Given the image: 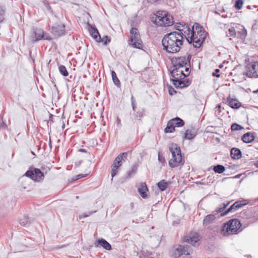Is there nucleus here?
Here are the masks:
<instances>
[{
  "mask_svg": "<svg viewBox=\"0 0 258 258\" xmlns=\"http://www.w3.org/2000/svg\"><path fill=\"white\" fill-rule=\"evenodd\" d=\"M189 66H186V67H185V71L186 72V73H184V74H187V76H188L189 74Z\"/></svg>",
  "mask_w": 258,
  "mask_h": 258,
  "instance_id": "nucleus-50",
  "label": "nucleus"
},
{
  "mask_svg": "<svg viewBox=\"0 0 258 258\" xmlns=\"http://www.w3.org/2000/svg\"><path fill=\"white\" fill-rule=\"evenodd\" d=\"M152 21L159 26L168 27L173 24V17L166 11L157 12Z\"/></svg>",
  "mask_w": 258,
  "mask_h": 258,
  "instance_id": "nucleus-2",
  "label": "nucleus"
},
{
  "mask_svg": "<svg viewBox=\"0 0 258 258\" xmlns=\"http://www.w3.org/2000/svg\"><path fill=\"white\" fill-rule=\"evenodd\" d=\"M199 235L197 233H190L183 239V241L189 243L194 246L199 245Z\"/></svg>",
  "mask_w": 258,
  "mask_h": 258,
  "instance_id": "nucleus-13",
  "label": "nucleus"
},
{
  "mask_svg": "<svg viewBox=\"0 0 258 258\" xmlns=\"http://www.w3.org/2000/svg\"><path fill=\"white\" fill-rule=\"evenodd\" d=\"M241 139L243 142L246 143H249L254 140V137L252 134L250 133H247L243 135Z\"/></svg>",
  "mask_w": 258,
  "mask_h": 258,
  "instance_id": "nucleus-25",
  "label": "nucleus"
},
{
  "mask_svg": "<svg viewBox=\"0 0 258 258\" xmlns=\"http://www.w3.org/2000/svg\"><path fill=\"white\" fill-rule=\"evenodd\" d=\"M175 93H176V91L174 90V89L173 87L170 86L169 88V94L171 95H173Z\"/></svg>",
  "mask_w": 258,
  "mask_h": 258,
  "instance_id": "nucleus-46",
  "label": "nucleus"
},
{
  "mask_svg": "<svg viewBox=\"0 0 258 258\" xmlns=\"http://www.w3.org/2000/svg\"><path fill=\"white\" fill-rule=\"evenodd\" d=\"M227 102L229 106L232 108H238L241 106V103L235 99L228 98Z\"/></svg>",
  "mask_w": 258,
  "mask_h": 258,
  "instance_id": "nucleus-23",
  "label": "nucleus"
},
{
  "mask_svg": "<svg viewBox=\"0 0 258 258\" xmlns=\"http://www.w3.org/2000/svg\"><path fill=\"white\" fill-rule=\"evenodd\" d=\"M159 0H148V1L149 2V3H155L157 1H158Z\"/></svg>",
  "mask_w": 258,
  "mask_h": 258,
  "instance_id": "nucleus-53",
  "label": "nucleus"
},
{
  "mask_svg": "<svg viewBox=\"0 0 258 258\" xmlns=\"http://www.w3.org/2000/svg\"><path fill=\"white\" fill-rule=\"evenodd\" d=\"M148 191V188L147 185L145 182H141L140 183L138 187V192L140 195L143 199H146L148 198L147 192Z\"/></svg>",
  "mask_w": 258,
  "mask_h": 258,
  "instance_id": "nucleus-16",
  "label": "nucleus"
},
{
  "mask_svg": "<svg viewBox=\"0 0 258 258\" xmlns=\"http://www.w3.org/2000/svg\"><path fill=\"white\" fill-rule=\"evenodd\" d=\"M80 151L84 152V151H85V150H84V149H81V150H80Z\"/></svg>",
  "mask_w": 258,
  "mask_h": 258,
  "instance_id": "nucleus-57",
  "label": "nucleus"
},
{
  "mask_svg": "<svg viewBox=\"0 0 258 258\" xmlns=\"http://www.w3.org/2000/svg\"><path fill=\"white\" fill-rule=\"evenodd\" d=\"M241 176V174H237L236 175H235L234 178H239Z\"/></svg>",
  "mask_w": 258,
  "mask_h": 258,
  "instance_id": "nucleus-54",
  "label": "nucleus"
},
{
  "mask_svg": "<svg viewBox=\"0 0 258 258\" xmlns=\"http://www.w3.org/2000/svg\"><path fill=\"white\" fill-rule=\"evenodd\" d=\"M169 149L172 156V158L169 162V165L173 168L177 167L179 164H183L184 161L182 160L180 147L176 144L172 143L169 146Z\"/></svg>",
  "mask_w": 258,
  "mask_h": 258,
  "instance_id": "nucleus-3",
  "label": "nucleus"
},
{
  "mask_svg": "<svg viewBox=\"0 0 258 258\" xmlns=\"http://www.w3.org/2000/svg\"><path fill=\"white\" fill-rule=\"evenodd\" d=\"M111 77H112V79L113 83L117 87H120V83L119 79L117 77L115 72L114 71H111Z\"/></svg>",
  "mask_w": 258,
  "mask_h": 258,
  "instance_id": "nucleus-30",
  "label": "nucleus"
},
{
  "mask_svg": "<svg viewBox=\"0 0 258 258\" xmlns=\"http://www.w3.org/2000/svg\"><path fill=\"white\" fill-rule=\"evenodd\" d=\"M95 212H96V211H94V212L92 211L91 212H89L88 213V214L81 215L79 216V218H80V219H81L83 218L87 217L91 215L92 213H95Z\"/></svg>",
  "mask_w": 258,
  "mask_h": 258,
  "instance_id": "nucleus-45",
  "label": "nucleus"
},
{
  "mask_svg": "<svg viewBox=\"0 0 258 258\" xmlns=\"http://www.w3.org/2000/svg\"><path fill=\"white\" fill-rule=\"evenodd\" d=\"M241 226V223L238 219H231L223 225L222 231L225 236L236 234L240 231Z\"/></svg>",
  "mask_w": 258,
  "mask_h": 258,
  "instance_id": "nucleus-4",
  "label": "nucleus"
},
{
  "mask_svg": "<svg viewBox=\"0 0 258 258\" xmlns=\"http://www.w3.org/2000/svg\"><path fill=\"white\" fill-rule=\"evenodd\" d=\"M43 38L44 39L49 40L51 39V38L48 34H45L44 33V37Z\"/></svg>",
  "mask_w": 258,
  "mask_h": 258,
  "instance_id": "nucleus-47",
  "label": "nucleus"
},
{
  "mask_svg": "<svg viewBox=\"0 0 258 258\" xmlns=\"http://www.w3.org/2000/svg\"><path fill=\"white\" fill-rule=\"evenodd\" d=\"M158 160L161 163H164L165 161L164 157L162 155L160 154V153L158 154Z\"/></svg>",
  "mask_w": 258,
  "mask_h": 258,
  "instance_id": "nucleus-43",
  "label": "nucleus"
},
{
  "mask_svg": "<svg viewBox=\"0 0 258 258\" xmlns=\"http://www.w3.org/2000/svg\"><path fill=\"white\" fill-rule=\"evenodd\" d=\"M131 38L128 40V45L134 48L141 49L143 47V43L138 29L132 28L130 30Z\"/></svg>",
  "mask_w": 258,
  "mask_h": 258,
  "instance_id": "nucleus-5",
  "label": "nucleus"
},
{
  "mask_svg": "<svg viewBox=\"0 0 258 258\" xmlns=\"http://www.w3.org/2000/svg\"><path fill=\"white\" fill-rule=\"evenodd\" d=\"M138 168V165L137 164H135L133 165L131 167V170L127 172L126 178H130L131 177L134 175L137 172Z\"/></svg>",
  "mask_w": 258,
  "mask_h": 258,
  "instance_id": "nucleus-29",
  "label": "nucleus"
},
{
  "mask_svg": "<svg viewBox=\"0 0 258 258\" xmlns=\"http://www.w3.org/2000/svg\"><path fill=\"white\" fill-rule=\"evenodd\" d=\"M58 69L60 73L64 77L68 76L69 74L66 68L63 65H59Z\"/></svg>",
  "mask_w": 258,
  "mask_h": 258,
  "instance_id": "nucleus-33",
  "label": "nucleus"
},
{
  "mask_svg": "<svg viewBox=\"0 0 258 258\" xmlns=\"http://www.w3.org/2000/svg\"><path fill=\"white\" fill-rule=\"evenodd\" d=\"M197 135L196 130L191 127L186 130L183 136V139L192 140L195 138Z\"/></svg>",
  "mask_w": 258,
  "mask_h": 258,
  "instance_id": "nucleus-17",
  "label": "nucleus"
},
{
  "mask_svg": "<svg viewBox=\"0 0 258 258\" xmlns=\"http://www.w3.org/2000/svg\"><path fill=\"white\" fill-rule=\"evenodd\" d=\"M127 153L123 152L119 154L114 159L111 166V176L113 177L118 172L119 167L127 159Z\"/></svg>",
  "mask_w": 258,
  "mask_h": 258,
  "instance_id": "nucleus-6",
  "label": "nucleus"
},
{
  "mask_svg": "<svg viewBox=\"0 0 258 258\" xmlns=\"http://www.w3.org/2000/svg\"><path fill=\"white\" fill-rule=\"evenodd\" d=\"M170 183L171 182H166L165 180L163 179L157 183V186L161 191H164Z\"/></svg>",
  "mask_w": 258,
  "mask_h": 258,
  "instance_id": "nucleus-28",
  "label": "nucleus"
},
{
  "mask_svg": "<svg viewBox=\"0 0 258 258\" xmlns=\"http://www.w3.org/2000/svg\"><path fill=\"white\" fill-rule=\"evenodd\" d=\"M171 122L173 123L174 127H181L184 125V121L179 117H176L170 120Z\"/></svg>",
  "mask_w": 258,
  "mask_h": 258,
  "instance_id": "nucleus-26",
  "label": "nucleus"
},
{
  "mask_svg": "<svg viewBox=\"0 0 258 258\" xmlns=\"http://www.w3.org/2000/svg\"><path fill=\"white\" fill-rule=\"evenodd\" d=\"M195 32L192 30L191 32V36L188 39V38H185L187 41L189 43H192L194 47L196 48H200L204 41L205 36H203L202 35H200V37L198 38L197 36L195 37Z\"/></svg>",
  "mask_w": 258,
  "mask_h": 258,
  "instance_id": "nucleus-11",
  "label": "nucleus"
},
{
  "mask_svg": "<svg viewBox=\"0 0 258 258\" xmlns=\"http://www.w3.org/2000/svg\"><path fill=\"white\" fill-rule=\"evenodd\" d=\"M255 165L257 167H258V161L256 162V163L255 164Z\"/></svg>",
  "mask_w": 258,
  "mask_h": 258,
  "instance_id": "nucleus-56",
  "label": "nucleus"
},
{
  "mask_svg": "<svg viewBox=\"0 0 258 258\" xmlns=\"http://www.w3.org/2000/svg\"><path fill=\"white\" fill-rule=\"evenodd\" d=\"M173 31L166 34L162 39L163 49L168 53H174L179 52L183 45L186 36L181 30Z\"/></svg>",
  "mask_w": 258,
  "mask_h": 258,
  "instance_id": "nucleus-1",
  "label": "nucleus"
},
{
  "mask_svg": "<svg viewBox=\"0 0 258 258\" xmlns=\"http://www.w3.org/2000/svg\"><path fill=\"white\" fill-rule=\"evenodd\" d=\"M144 115L143 111H138L135 114V118L139 120H140L142 117Z\"/></svg>",
  "mask_w": 258,
  "mask_h": 258,
  "instance_id": "nucleus-38",
  "label": "nucleus"
},
{
  "mask_svg": "<svg viewBox=\"0 0 258 258\" xmlns=\"http://www.w3.org/2000/svg\"><path fill=\"white\" fill-rule=\"evenodd\" d=\"M5 14V9L3 6H0V23L2 22L4 19V16Z\"/></svg>",
  "mask_w": 258,
  "mask_h": 258,
  "instance_id": "nucleus-40",
  "label": "nucleus"
},
{
  "mask_svg": "<svg viewBox=\"0 0 258 258\" xmlns=\"http://www.w3.org/2000/svg\"><path fill=\"white\" fill-rule=\"evenodd\" d=\"M35 35V41H37L43 39L44 37V31L41 29L36 28L34 31Z\"/></svg>",
  "mask_w": 258,
  "mask_h": 258,
  "instance_id": "nucleus-24",
  "label": "nucleus"
},
{
  "mask_svg": "<svg viewBox=\"0 0 258 258\" xmlns=\"http://www.w3.org/2000/svg\"><path fill=\"white\" fill-rule=\"evenodd\" d=\"M190 251L191 249L189 246L179 245L175 248L172 255L175 258H178L182 254L189 255Z\"/></svg>",
  "mask_w": 258,
  "mask_h": 258,
  "instance_id": "nucleus-10",
  "label": "nucleus"
},
{
  "mask_svg": "<svg viewBox=\"0 0 258 258\" xmlns=\"http://www.w3.org/2000/svg\"><path fill=\"white\" fill-rule=\"evenodd\" d=\"M44 3L45 5L46 6L47 9L48 11H49L50 12H51V9L50 7V6L48 4L47 2L46 1L44 2Z\"/></svg>",
  "mask_w": 258,
  "mask_h": 258,
  "instance_id": "nucleus-49",
  "label": "nucleus"
},
{
  "mask_svg": "<svg viewBox=\"0 0 258 258\" xmlns=\"http://www.w3.org/2000/svg\"><path fill=\"white\" fill-rule=\"evenodd\" d=\"M229 204V202H227V203L225 204L224 203L223 204V206L217 208L216 210H215V212H216V214L222 212Z\"/></svg>",
  "mask_w": 258,
  "mask_h": 258,
  "instance_id": "nucleus-39",
  "label": "nucleus"
},
{
  "mask_svg": "<svg viewBox=\"0 0 258 258\" xmlns=\"http://www.w3.org/2000/svg\"><path fill=\"white\" fill-rule=\"evenodd\" d=\"M216 217L214 214H209L206 216L203 220V225L206 226L212 223Z\"/></svg>",
  "mask_w": 258,
  "mask_h": 258,
  "instance_id": "nucleus-27",
  "label": "nucleus"
},
{
  "mask_svg": "<svg viewBox=\"0 0 258 258\" xmlns=\"http://www.w3.org/2000/svg\"><path fill=\"white\" fill-rule=\"evenodd\" d=\"M7 124L3 121L2 119L0 117V128H7Z\"/></svg>",
  "mask_w": 258,
  "mask_h": 258,
  "instance_id": "nucleus-44",
  "label": "nucleus"
},
{
  "mask_svg": "<svg viewBox=\"0 0 258 258\" xmlns=\"http://www.w3.org/2000/svg\"><path fill=\"white\" fill-rule=\"evenodd\" d=\"M87 176V174H78L73 177L72 179L74 181L77 180L78 179H81L82 178L85 177Z\"/></svg>",
  "mask_w": 258,
  "mask_h": 258,
  "instance_id": "nucleus-42",
  "label": "nucleus"
},
{
  "mask_svg": "<svg viewBox=\"0 0 258 258\" xmlns=\"http://www.w3.org/2000/svg\"><path fill=\"white\" fill-rule=\"evenodd\" d=\"M132 108H133V110L134 111H135L136 108V105L135 103H134L133 104H132Z\"/></svg>",
  "mask_w": 258,
  "mask_h": 258,
  "instance_id": "nucleus-51",
  "label": "nucleus"
},
{
  "mask_svg": "<svg viewBox=\"0 0 258 258\" xmlns=\"http://www.w3.org/2000/svg\"><path fill=\"white\" fill-rule=\"evenodd\" d=\"M33 221V219L29 217L28 216H25L20 219L19 222L21 226L24 227H28L30 225Z\"/></svg>",
  "mask_w": 258,
  "mask_h": 258,
  "instance_id": "nucleus-22",
  "label": "nucleus"
},
{
  "mask_svg": "<svg viewBox=\"0 0 258 258\" xmlns=\"http://www.w3.org/2000/svg\"><path fill=\"white\" fill-rule=\"evenodd\" d=\"M230 156L233 159H239L241 157V152L238 148H233L230 151Z\"/></svg>",
  "mask_w": 258,
  "mask_h": 258,
  "instance_id": "nucleus-20",
  "label": "nucleus"
},
{
  "mask_svg": "<svg viewBox=\"0 0 258 258\" xmlns=\"http://www.w3.org/2000/svg\"><path fill=\"white\" fill-rule=\"evenodd\" d=\"M244 74L249 78H258V61L248 63Z\"/></svg>",
  "mask_w": 258,
  "mask_h": 258,
  "instance_id": "nucleus-8",
  "label": "nucleus"
},
{
  "mask_svg": "<svg viewBox=\"0 0 258 258\" xmlns=\"http://www.w3.org/2000/svg\"><path fill=\"white\" fill-rule=\"evenodd\" d=\"M238 34L239 35V37L241 39H244L247 35V31L244 27H243L240 31H238Z\"/></svg>",
  "mask_w": 258,
  "mask_h": 258,
  "instance_id": "nucleus-34",
  "label": "nucleus"
},
{
  "mask_svg": "<svg viewBox=\"0 0 258 258\" xmlns=\"http://www.w3.org/2000/svg\"><path fill=\"white\" fill-rule=\"evenodd\" d=\"M102 40L101 42H103V44L105 45H106L108 43L110 42V38L108 36H105L103 37V38H101Z\"/></svg>",
  "mask_w": 258,
  "mask_h": 258,
  "instance_id": "nucleus-41",
  "label": "nucleus"
},
{
  "mask_svg": "<svg viewBox=\"0 0 258 258\" xmlns=\"http://www.w3.org/2000/svg\"><path fill=\"white\" fill-rule=\"evenodd\" d=\"M49 145H50V147H51V140H50V141H49Z\"/></svg>",
  "mask_w": 258,
  "mask_h": 258,
  "instance_id": "nucleus-58",
  "label": "nucleus"
},
{
  "mask_svg": "<svg viewBox=\"0 0 258 258\" xmlns=\"http://www.w3.org/2000/svg\"><path fill=\"white\" fill-rule=\"evenodd\" d=\"M213 170L216 173H222L225 170V168L223 165H217L214 166Z\"/></svg>",
  "mask_w": 258,
  "mask_h": 258,
  "instance_id": "nucleus-32",
  "label": "nucleus"
},
{
  "mask_svg": "<svg viewBox=\"0 0 258 258\" xmlns=\"http://www.w3.org/2000/svg\"><path fill=\"white\" fill-rule=\"evenodd\" d=\"M98 245L103 247L105 249L110 250L111 249V245L105 239L101 238L95 242V246H98Z\"/></svg>",
  "mask_w": 258,
  "mask_h": 258,
  "instance_id": "nucleus-19",
  "label": "nucleus"
},
{
  "mask_svg": "<svg viewBox=\"0 0 258 258\" xmlns=\"http://www.w3.org/2000/svg\"><path fill=\"white\" fill-rule=\"evenodd\" d=\"M131 100L132 104H133L134 103H135L136 101H135V99H134L133 96H132Z\"/></svg>",
  "mask_w": 258,
  "mask_h": 258,
  "instance_id": "nucleus-52",
  "label": "nucleus"
},
{
  "mask_svg": "<svg viewBox=\"0 0 258 258\" xmlns=\"http://www.w3.org/2000/svg\"><path fill=\"white\" fill-rule=\"evenodd\" d=\"M227 37H235L236 32L234 27H231L229 29L228 32L226 33Z\"/></svg>",
  "mask_w": 258,
  "mask_h": 258,
  "instance_id": "nucleus-35",
  "label": "nucleus"
},
{
  "mask_svg": "<svg viewBox=\"0 0 258 258\" xmlns=\"http://www.w3.org/2000/svg\"><path fill=\"white\" fill-rule=\"evenodd\" d=\"M174 131H175V127L173 123L171 122V121L169 120L167 123L166 127L164 130V132L167 133H173Z\"/></svg>",
  "mask_w": 258,
  "mask_h": 258,
  "instance_id": "nucleus-31",
  "label": "nucleus"
},
{
  "mask_svg": "<svg viewBox=\"0 0 258 258\" xmlns=\"http://www.w3.org/2000/svg\"><path fill=\"white\" fill-rule=\"evenodd\" d=\"M91 27V30H90V33L91 36L95 39L96 41L98 42H101L102 40L101 39V36L98 30L96 28L93 27L92 26Z\"/></svg>",
  "mask_w": 258,
  "mask_h": 258,
  "instance_id": "nucleus-21",
  "label": "nucleus"
},
{
  "mask_svg": "<svg viewBox=\"0 0 258 258\" xmlns=\"http://www.w3.org/2000/svg\"><path fill=\"white\" fill-rule=\"evenodd\" d=\"M222 12H225V10H224V9H223V10H222Z\"/></svg>",
  "mask_w": 258,
  "mask_h": 258,
  "instance_id": "nucleus-59",
  "label": "nucleus"
},
{
  "mask_svg": "<svg viewBox=\"0 0 258 258\" xmlns=\"http://www.w3.org/2000/svg\"><path fill=\"white\" fill-rule=\"evenodd\" d=\"M171 75L173 78L181 79L182 77L183 78L187 77V74H184L182 68L174 67V69L171 72Z\"/></svg>",
  "mask_w": 258,
  "mask_h": 258,
  "instance_id": "nucleus-14",
  "label": "nucleus"
},
{
  "mask_svg": "<svg viewBox=\"0 0 258 258\" xmlns=\"http://www.w3.org/2000/svg\"><path fill=\"white\" fill-rule=\"evenodd\" d=\"M215 14H219V13L218 12H215Z\"/></svg>",
  "mask_w": 258,
  "mask_h": 258,
  "instance_id": "nucleus-60",
  "label": "nucleus"
},
{
  "mask_svg": "<svg viewBox=\"0 0 258 258\" xmlns=\"http://www.w3.org/2000/svg\"><path fill=\"white\" fill-rule=\"evenodd\" d=\"M26 176L35 181H40L44 178V174L39 169L34 168L29 170L25 173Z\"/></svg>",
  "mask_w": 258,
  "mask_h": 258,
  "instance_id": "nucleus-7",
  "label": "nucleus"
},
{
  "mask_svg": "<svg viewBox=\"0 0 258 258\" xmlns=\"http://www.w3.org/2000/svg\"><path fill=\"white\" fill-rule=\"evenodd\" d=\"M248 202L245 200L239 201L235 202L226 211L221 214L222 216H225L228 213L232 211H235L236 210L242 207L243 206L247 205Z\"/></svg>",
  "mask_w": 258,
  "mask_h": 258,
  "instance_id": "nucleus-12",
  "label": "nucleus"
},
{
  "mask_svg": "<svg viewBox=\"0 0 258 258\" xmlns=\"http://www.w3.org/2000/svg\"><path fill=\"white\" fill-rule=\"evenodd\" d=\"M220 72V70L219 69H216L215 70V72L213 73V76H215L216 77H220V75L219 74H216V73H218Z\"/></svg>",
  "mask_w": 258,
  "mask_h": 258,
  "instance_id": "nucleus-48",
  "label": "nucleus"
},
{
  "mask_svg": "<svg viewBox=\"0 0 258 258\" xmlns=\"http://www.w3.org/2000/svg\"><path fill=\"white\" fill-rule=\"evenodd\" d=\"M217 107L218 108H221V105L220 104H218L217 106Z\"/></svg>",
  "mask_w": 258,
  "mask_h": 258,
  "instance_id": "nucleus-55",
  "label": "nucleus"
},
{
  "mask_svg": "<svg viewBox=\"0 0 258 258\" xmlns=\"http://www.w3.org/2000/svg\"><path fill=\"white\" fill-rule=\"evenodd\" d=\"M171 80L173 81V84L176 87L184 88L189 85L188 81H183L181 80V79L173 78Z\"/></svg>",
  "mask_w": 258,
  "mask_h": 258,
  "instance_id": "nucleus-18",
  "label": "nucleus"
},
{
  "mask_svg": "<svg viewBox=\"0 0 258 258\" xmlns=\"http://www.w3.org/2000/svg\"><path fill=\"white\" fill-rule=\"evenodd\" d=\"M243 128L241 125L236 123H233L231 126V129L232 131H237Z\"/></svg>",
  "mask_w": 258,
  "mask_h": 258,
  "instance_id": "nucleus-37",
  "label": "nucleus"
},
{
  "mask_svg": "<svg viewBox=\"0 0 258 258\" xmlns=\"http://www.w3.org/2000/svg\"><path fill=\"white\" fill-rule=\"evenodd\" d=\"M243 4L242 0H237L235 4V8L238 10H240L242 9Z\"/></svg>",
  "mask_w": 258,
  "mask_h": 258,
  "instance_id": "nucleus-36",
  "label": "nucleus"
},
{
  "mask_svg": "<svg viewBox=\"0 0 258 258\" xmlns=\"http://www.w3.org/2000/svg\"><path fill=\"white\" fill-rule=\"evenodd\" d=\"M52 31L57 36H61L64 33V26L63 24L55 25L52 27Z\"/></svg>",
  "mask_w": 258,
  "mask_h": 258,
  "instance_id": "nucleus-15",
  "label": "nucleus"
},
{
  "mask_svg": "<svg viewBox=\"0 0 258 258\" xmlns=\"http://www.w3.org/2000/svg\"><path fill=\"white\" fill-rule=\"evenodd\" d=\"M190 55H188L187 58L185 56H180L175 58L174 60H172L173 63V67H177V68H183L184 67L189 66Z\"/></svg>",
  "mask_w": 258,
  "mask_h": 258,
  "instance_id": "nucleus-9",
  "label": "nucleus"
}]
</instances>
